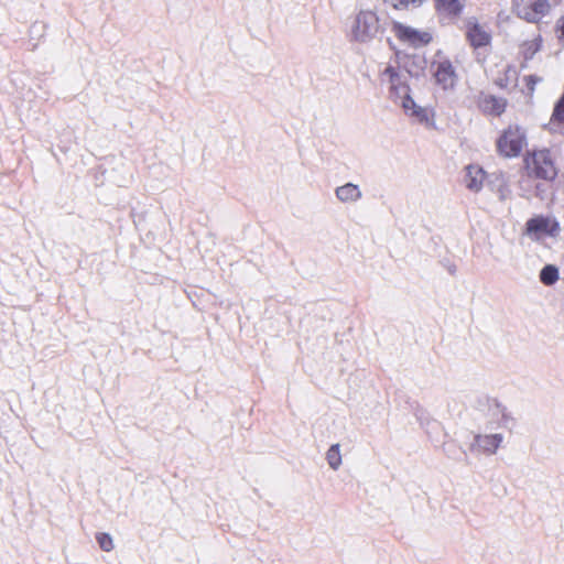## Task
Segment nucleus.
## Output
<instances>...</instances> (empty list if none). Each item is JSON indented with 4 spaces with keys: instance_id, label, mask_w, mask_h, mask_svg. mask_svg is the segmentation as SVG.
Instances as JSON below:
<instances>
[{
    "instance_id": "9b49d317",
    "label": "nucleus",
    "mask_w": 564,
    "mask_h": 564,
    "mask_svg": "<svg viewBox=\"0 0 564 564\" xmlns=\"http://www.w3.org/2000/svg\"><path fill=\"white\" fill-rule=\"evenodd\" d=\"M467 37L474 47L487 46L491 40V35L487 29L478 23L469 24Z\"/></svg>"
},
{
    "instance_id": "6ab92c4d",
    "label": "nucleus",
    "mask_w": 564,
    "mask_h": 564,
    "mask_svg": "<svg viewBox=\"0 0 564 564\" xmlns=\"http://www.w3.org/2000/svg\"><path fill=\"white\" fill-rule=\"evenodd\" d=\"M558 278V269L553 264L545 265L540 272V280L545 285H553Z\"/></svg>"
},
{
    "instance_id": "ddd939ff",
    "label": "nucleus",
    "mask_w": 564,
    "mask_h": 564,
    "mask_svg": "<svg viewBox=\"0 0 564 564\" xmlns=\"http://www.w3.org/2000/svg\"><path fill=\"white\" fill-rule=\"evenodd\" d=\"M336 198L341 203H356L362 197L358 185L346 183L335 189Z\"/></svg>"
},
{
    "instance_id": "5701e85b",
    "label": "nucleus",
    "mask_w": 564,
    "mask_h": 564,
    "mask_svg": "<svg viewBox=\"0 0 564 564\" xmlns=\"http://www.w3.org/2000/svg\"><path fill=\"white\" fill-rule=\"evenodd\" d=\"M552 117L556 121L564 123V94L560 101L556 104Z\"/></svg>"
},
{
    "instance_id": "39448f33",
    "label": "nucleus",
    "mask_w": 564,
    "mask_h": 564,
    "mask_svg": "<svg viewBox=\"0 0 564 564\" xmlns=\"http://www.w3.org/2000/svg\"><path fill=\"white\" fill-rule=\"evenodd\" d=\"M517 15L529 22H536L550 10V0H513Z\"/></svg>"
},
{
    "instance_id": "412c9836",
    "label": "nucleus",
    "mask_w": 564,
    "mask_h": 564,
    "mask_svg": "<svg viewBox=\"0 0 564 564\" xmlns=\"http://www.w3.org/2000/svg\"><path fill=\"white\" fill-rule=\"evenodd\" d=\"M387 6L394 9H409L420 7L425 0H383Z\"/></svg>"
},
{
    "instance_id": "b1692460",
    "label": "nucleus",
    "mask_w": 564,
    "mask_h": 564,
    "mask_svg": "<svg viewBox=\"0 0 564 564\" xmlns=\"http://www.w3.org/2000/svg\"><path fill=\"white\" fill-rule=\"evenodd\" d=\"M525 80H527L528 89L532 93L534 90L535 84L539 83L541 80V78L530 75L525 78Z\"/></svg>"
},
{
    "instance_id": "f8f14e48",
    "label": "nucleus",
    "mask_w": 564,
    "mask_h": 564,
    "mask_svg": "<svg viewBox=\"0 0 564 564\" xmlns=\"http://www.w3.org/2000/svg\"><path fill=\"white\" fill-rule=\"evenodd\" d=\"M479 106L485 113L500 116L507 106V100L494 95H485L480 98Z\"/></svg>"
},
{
    "instance_id": "1a4fd4ad",
    "label": "nucleus",
    "mask_w": 564,
    "mask_h": 564,
    "mask_svg": "<svg viewBox=\"0 0 564 564\" xmlns=\"http://www.w3.org/2000/svg\"><path fill=\"white\" fill-rule=\"evenodd\" d=\"M479 402H484L488 408L489 427H494L495 425L508 426L512 419L507 412V409L496 399L484 398L482 400H479Z\"/></svg>"
},
{
    "instance_id": "a211bd4d",
    "label": "nucleus",
    "mask_w": 564,
    "mask_h": 564,
    "mask_svg": "<svg viewBox=\"0 0 564 564\" xmlns=\"http://www.w3.org/2000/svg\"><path fill=\"white\" fill-rule=\"evenodd\" d=\"M380 80L381 83L389 84L391 88H395L401 82L397 67L387 65L384 69L380 72Z\"/></svg>"
},
{
    "instance_id": "4468645a",
    "label": "nucleus",
    "mask_w": 564,
    "mask_h": 564,
    "mask_svg": "<svg viewBox=\"0 0 564 564\" xmlns=\"http://www.w3.org/2000/svg\"><path fill=\"white\" fill-rule=\"evenodd\" d=\"M541 48V39L540 36H534L530 40H525L520 46V55L523 61L521 63V67H525V63L530 61L535 53H538Z\"/></svg>"
},
{
    "instance_id": "393cba45",
    "label": "nucleus",
    "mask_w": 564,
    "mask_h": 564,
    "mask_svg": "<svg viewBox=\"0 0 564 564\" xmlns=\"http://www.w3.org/2000/svg\"><path fill=\"white\" fill-rule=\"evenodd\" d=\"M560 32H561L560 37L564 41V17L561 19V22H560Z\"/></svg>"
},
{
    "instance_id": "a878e982",
    "label": "nucleus",
    "mask_w": 564,
    "mask_h": 564,
    "mask_svg": "<svg viewBox=\"0 0 564 564\" xmlns=\"http://www.w3.org/2000/svg\"><path fill=\"white\" fill-rule=\"evenodd\" d=\"M506 197H507V194L505 193V191H501L500 192V198L501 199H506Z\"/></svg>"
},
{
    "instance_id": "0eeeda50",
    "label": "nucleus",
    "mask_w": 564,
    "mask_h": 564,
    "mask_svg": "<svg viewBox=\"0 0 564 564\" xmlns=\"http://www.w3.org/2000/svg\"><path fill=\"white\" fill-rule=\"evenodd\" d=\"M433 67L435 80L443 89H451L455 86L457 75L448 59L437 61L433 64Z\"/></svg>"
},
{
    "instance_id": "2eb2a0df",
    "label": "nucleus",
    "mask_w": 564,
    "mask_h": 564,
    "mask_svg": "<svg viewBox=\"0 0 564 564\" xmlns=\"http://www.w3.org/2000/svg\"><path fill=\"white\" fill-rule=\"evenodd\" d=\"M438 12L447 15H457L464 8V0H435Z\"/></svg>"
},
{
    "instance_id": "20e7f679",
    "label": "nucleus",
    "mask_w": 564,
    "mask_h": 564,
    "mask_svg": "<svg viewBox=\"0 0 564 564\" xmlns=\"http://www.w3.org/2000/svg\"><path fill=\"white\" fill-rule=\"evenodd\" d=\"M560 232L557 221L549 217L538 216L527 221L525 234L534 241H540L545 237H555Z\"/></svg>"
},
{
    "instance_id": "f3484780",
    "label": "nucleus",
    "mask_w": 564,
    "mask_h": 564,
    "mask_svg": "<svg viewBox=\"0 0 564 564\" xmlns=\"http://www.w3.org/2000/svg\"><path fill=\"white\" fill-rule=\"evenodd\" d=\"M401 106L406 113L417 118L420 121H424L427 119L425 109L417 106L409 95H405L402 98Z\"/></svg>"
},
{
    "instance_id": "4be33fe9",
    "label": "nucleus",
    "mask_w": 564,
    "mask_h": 564,
    "mask_svg": "<svg viewBox=\"0 0 564 564\" xmlns=\"http://www.w3.org/2000/svg\"><path fill=\"white\" fill-rule=\"evenodd\" d=\"M96 540L100 549L105 552H110L115 547L113 540L108 533H98Z\"/></svg>"
},
{
    "instance_id": "f03ea898",
    "label": "nucleus",
    "mask_w": 564,
    "mask_h": 564,
    "mask_svg": "<svg viewBox=\"0 0 564 564\" xmlns=\"http://www.w3.org/2000/svg\"><path fill=\"white\" fill-rule=\"evenodd\" d=\"M379 19L372 10H360L351 25V36L358 42H369L379 32Z\"/></svg>"
},
{
    "instance_id": "9d476101",
    "label": "nucleus",
    "mask_w": 564,
    "mask_h": 564,
    "mask_svg": "<svg viewBox=\"0 0 564 564\" xmlns=\"http://www.w3.org/2000/svg\"><path fill=\"white\" fill-rule=\"evenodd\" d=\"M485 175V171L479 165L466 166L464 176L465 186L469 191L478 193L484 186Z\"/></svg>"
},
{
    "instance_id": "6e6552de",
    "label": "nucleus",
    "mask_w": 564,
    "mask_h": 564,
    "mask_svg": "<svg viewBox=\"0 0 564 564\" xmlns=\"http://www.w3.org/2000/svg\"><path fill=\"white\" fill-rule=\"evenodd\" d=\"M503 440L505 436L501 433L477 434L474 437L470 448H476L486 455H494L501 446Z\"/></svg>"
},
{
    "instance_id": "aec40b11",
    "label": "nucleus",
    "mask_w": 564,
    "mask_h": 564,
    "mask_svg": "<svg viewBox=\"0 0 564 564\" xmlns=\"http://www.w3.org/2000/svg\"><path fill=\"white\" fill-rule=\"evenodd\" d=\"M326 460L328 463V466L333 470H337L341 465V454H340V445L339 444H333L327 453H326Z\"/></svg>"
},
{
    "instance_id": "dca6fc26",
    "label": "nucleus",
    "mask_w": 564,
    "mask_h": 564,
    "mask_svg": "<svg viewBox=\"0 0 564 564\" xmlns=\"http://www.w3.org/2000/svg\"><path fill=\"white\" fill-rule=\"evenodd\" d=\"M518 70L514 66L506 65L503 73L497 77L496 84L501 88L516 86L518 82Z\"/></svg>"
},
{
    "instance_id": "f257e3e1",
    "label": "nucleus",
    "mask_w": 564,
    "mask_h": 564,
    "mask_svg": "<svg viewBox=\"0 0 564 564\" xmlns=\"http://www.w3.org/2000/svg\"><path fill=\"white\" fill-rule=\"evenodd\" d=\"M527 147V135L519 126H510L497 140L498 152L505 158L519 156Z\"/></svg>"
},
{
    "instance_id": "7ed1b4c3",
    "label": "nucleus",
    "mask_w": 564,
    "mask_h": 564,
    "mask_svg": "<svg viewBox=\"0 0 564 564\" xmlns=\"http://www.w3.org/2000/svg\"><path fill=\"white\" fill-rule=\"evenodd\" d=\"M524 161L539 178L553 180L556 176V169L547 150L535 151Z\"/></svg>"
},
{
    "instance_id": "423d86ee",
    "label": "nucleus",
    "mask_w": 564,
    "mask_h": 564,
    "mask_svg": "<svg viewBox=\"0 0 564 564\" xmlns=\"http://www.w3.org/2000/svg\"><path fill=\"white\" fill-rule=\"evenodd\" d=\"M393 30L398 39L413 46L425 45L431 41V34L419 31L402 23H394Z\"/></svg>"
}]
</instances>
